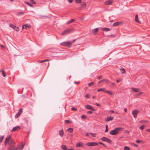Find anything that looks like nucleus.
<instances>
[{
    "mask_svg": "<svg viewBox=\"0 0 150 150\" xmlns=\"http://www.w3.org/2000/svg\"><path fill=\"white\" fill-rule=\"evenodd\" d=\"M113 3V1L111 0H109L106 1L104 3L105 5L111 4Z\"/></svg>",
    "mask_w": 150,
    "mask_h": 150,
    "instance_id": "nucleus-9",
    "label": "nucleus"
},
{
    "mask_svg": "<svg viewBox=\"0 0 150 150\" xmlns=\"http://www.w3.org/2000/svg\"><path fill=\"white\" fill-rule=\"evenodd\" d=\"M71 109L72 110H73V111H76L77 110V108H71Z\"/></svg>",
    "mask_w": 150,
    "mask_h": 150,
    "instance_id": "nucleus-48",
    "label": "nucleus"
},
{
    "mask_svg": "<svg viewBox=\"0 0 150 150\" xmlns=\"http://www.w3.org/2000/svg\"><path fill=\"white\" fill-rule=\"evenodd\" d=\"M99 144L101 145H103L105 147H106V146L105 144H103V143L101 142H99Z\"/></svg>",
    "mask_w": 150,
    "mask_h": 150,
    "instance_id": "nucleus-55",
    "label": "nucleus"
},
{
    "mask_svg": "<svg viewBox=\"0 0 150 150\" xmlns=\"http://www.w3.org/2000/svg\"><path fill=\"white\" fill-rule=\"evenodd\" d=\"M105 92L107 93L110 95H114V93L112 91H105Z\"/></svg>",
    "mask_w": 150,
    "mask_h": 150,
    "instance_id": "nucleus-22",
    "label": "nucleus"
},
{
    "mask_svg": "<svg viewBox=\"0 0 150 150\" xmlns=\"http://www.w3.org/2000/svg\"><path fill=\"white\" fill-rule=\"evenodd\" d=\"M25 144H23L21 147L19 148V150H22L23 149L24 146Z\"/></svg>",
    "mask_w": 150,
    "mask_h": 150,
    "instance_id": "nucleus-32",
    "label": "nucleus"
},
{
    "mask_svg": "<svg viewBox=\"0 0 150 150\" xmlns=\"http://www.w3.org/2000/svg\"><path fill=\"white\" fill-rule=\"evenodd\" d=\"M9 26L10 27L12 28L13 29H14L15 26H14L13 24H11L9 25Z\"/></svg>",
    "mask_w": 150,
    "mask_h": 150,
    "instance_id": "nucleus-38",
    "label": "nucleus"
},
{
    "mask_svg": "<svg viewBox=\"0 0 150 150\" xmlns=\"http://www.w3.org/2000/svg\"><path fill=\"white\" fill-rule=\"evenodd\" d=\"M121 71L122 74L124 73L125 72V71L123 68L121 69Z\"/></svg>",
    "mask_w": 150,
    "mask_h": 150,
    "instance_id": "nucleus-36",
    "label": "nucleus"
},
{
    "mask_svg": "<svg viewBox=\"0 0 150 150\" xmlns=\"http://www.w3.org/2000/svg\"><path fill=\"white\" fill-rule=\"evenodd\" d=\"M11 140H12L11 139V137L10 136H9L6 137L5 139L4 142V144L5 146H6L7 144H8V143H10V142L11 141Z\"/></svg>",
    "mask_w": 150,
    "mask_h": 150,
    "instance_id": "nucleus-3",
    "label": "nucleus"
},
{
    "mask_svg": "<svg viewBox=\"0 0 150 150\" xmlns=\"http://www.w3.org/2000/svg\"><path fill=\"white\" fill-rule=\"evenodd\" d=\"M127 108H125L124 109V111L125 112H127Z\"/></svg>",
    "mask_w": 150,
    "mask_h": 150,
    "instance_id": "nucleus-63",
    "label": "nucleus"
},
{
    "mask_svg": "<svg viewBox=\"0 0 150 150\" xmlns=\"http://www.w3.org/2000/svg\"><path fill=\"white\" fill-rule=\"evenodd\" d=\"M122 127H118L115 128L114 130L111 131L110 132V134L111 135H116L118 134L120 131L122 130Z\"/></svg>",
    "mask_w": 150,
    "mask_h": 150,
    "instance_id": "nucleus-1",
    "label": "nucleus"
},
{
    "mask_svg": "<svg viewBox=\"0 0 150 150\" xmlns=\"http://www.w3.org/2000/svg\"><path fill=\"white\" fill-rule=\"evenodd\" d=\"M113 119V117L111 116H109L107 117V118H106L105 119V121H108L111 120H112Z\"/></svg>",
    "mask_w": 150,
    "mask_h": 150,
    "instance_id": "nucleus-12",
    "label": "nucleus"
},
{
    "mask_svg": "<svg viewBox=\"0 0 150 150\" xmlns=\"http://www.w3.org/2000/svg\"><path fill=\"white\" fill-rule=\"evenodd\" d=\"M75 40L72 41L71 42H65L61 43L60 44L63 46L70 47V45L74 42Z\"/></svg>",
    "mask_w": 150,
    "mask_h": 150,
    "instance_id": "nucleus-2",
    "label": "nucleus"
},
{
    "mask_svg": "<svg viewBox=\"0 0 150 150\" xmlns=\"http://www.w3.org/2000/svg\"><path fill=\"white\" fill-rule=\"evenodd\" d=\"M101 30L102 31H108L110 30V29L107 28H101Z\"/></svg>",
    "mask_w": 150,
    "mask_h": 150,
    "instance_id": "nucleus-20",
    "label": "nucleus"
},
{
    "mask_svg": "<svg viewBox=\"0 0 150 150\" xmlns=\"http://www.w3.org/2000/svg\"><path fill=\"white\" fill-rule=\"evenodd\" d=\"M141 142V141L139 140H137L136 141V142L137 143H139Z\"/></svg>",
    "mask_w": 150,
    "mask_h": 150,
    "instance_id": "nucleus-52",
    "label": "nucleus"
},
{
    "mask_svg": "<svg viewBox=\"0 0 150 150\" xmlns=\"http://www.w3.org/2000/svg\"><path fill=\"white\" fill-rule=\"evenodd\" d=\"M38 62L39 63H42L45 62L44 60H39L38 61Z\"/></svg>",
    "mask_w": 150,
    "mask_h": 150,
    "instance_id": "nucleus-53",
    "label": "nucleus"
},
{
    "mask_svg": "<svg viewBox=\"0 0 150 150\" xmlns=\"http://www.w3.org/2000/svg\"><path fill=\"white\" fill-rule=\"evenodd\" d=\"M146 131L148 132H150V129H146Z\"/></svg>",
    "mask_w": 150,
    "mask_h": 150,
    "instance_id": "nucleus-64",
    "label": "nucleus"
},
{
    "mask_svg": "<svg viewBox=\"0 0 150 150\" xmlns=\"http://www.w3.org/2000/svg\"><path fill=\"white\" fill-rule=\"evenodd\" d=\"M145 127V126L144 125H142V126H141L140 127V129H141V130H142Z\"/></svg>",
    "mask_w": 150,
    "mask_h": 150,
    "instance_id": "nucleus-41",
    "label": "nucleus"
},
{
    "mask_svg": "<svg viewBox=\"0 0 150 150\" xmlns=\"http://www.w3.org/2000/svg\"><path fill=\"white\" fill-rule=\"evenodd\" d=\"M19 15H21L24 14V13L23 12H19L18 13Z\"/></svg>",
    "mask_w": 150,
    "mask_h": 150,
    "instance_id": "nucleus-46",
    "label": "nucleus"
},
{
    "mask_svg": "<svg viewBox=\"0 0 150 150\" xmlns=\"http://www.w3.org/2000/svg\"><path fill=\"white\" fill-rule=\"evenodd\" d=\"M87 113L88 114H92V112L91 111H88L87 112Z\"/></svg>",
    "mask_w": 150,
    "mask_h": 150,
    "instance_id": "nucleus-51",
    "label": "nucleus"
},
{
    "mask_svg": "<svg viewBox=\"0 0 150 150\" xmlns=\"http://www.w3.org/2000/svg\"><path fill=\"white\" fill-rule=\"evenodd\" d=\"M67 131L70 132H72L73 131V129L71 128H69L68 129Z\"/></svg>",
    "mask_w": 150,
    "mask_h": 150,
    "instance_id": "nucleus-31",
    "label": "nucleus"
},
{
    "mask_svg": "<svg viewBox=\"0 0 150 150\" xmlns=\"http://www.w3.org/2000/svg\"><path fill=\"white\" fill-rule=\"evenodd\" d=\"M130 149L127 146H125L124 147V150H130Z\"/></svg>",
    "mask_w": 150,
    "mask_h": 150,
    "instance_id": "nucleus-33",
    "label": "nucleus"
},
{
    "mask_svg": "<svg viewBox=\"0 0 150 150\" xmlns=\"http://www.w3.org/2000/svg\"><path fill=\"white\" fill-rule=\"evenodd\" d=\"M83 145V144L82 143H78L76 145V147H79Z\"/></svg>",
    "mask_w": 150,
    "mask_h": 150,
    "instance_id": "nucleus-27",
    "label": "nucleus"
},
{
    "mask_svg": "<svg viewBox=\"0 0 150 150\" xmlns=\"http://www.w3.org/2000/svg\"><path fill=\"white\" fill-rule=\"evenodd\" d=\"M135 21H136V22H137L138 23H140V22L138 19V16L137 15H136L135 16Z\"/></svg>",
    "mask_w": 150,
    "mask_h": 150,
    "instance_id": "nucleus-19",
    "label": "nucleus"
},
{
    "mask_svg": "<svg viewBox=\"0 0 150 150\" xmlns=\"http://www.w3.org/2000/svg\"><path fill=\"white\" fill-rule=\"evenodd\" d=\"M81 117L82 119H86L87 117L84 115H82L81 116Z\"/></svg>",
    "mask_w": 150,
    "mask_h": 150,
    "instance_id": "nucleus-44",
    "label": "nucleus"
},
{
    "mask_svg": "<svg viewBox=\"0 0 150 150\" xmlns=\"http://www.w3.org/2000/svg\"><path fill=\"white\" fill-rule=\"evenodd\" d=\"M74 21V19H71V20H70L69 21L67 22V24H69L72 23Z\"/></svg>",
    "mask_w": 150,
    "mask_h": 150,
    "instance_id": "nucleus-28",
    "label": "nucleus"
},
{
    "mask_svg": "<svg viewBox=\"0 0 150 150\" xmlns=\"http://www.w3.org/2000/svg\"><path fill=\"white\" fill-rule=\"evenodd\" d=\"M101 140L103 141H105L108 143H110L111 140L106 137H103L102 138Z\"/></svg>",
    "mask_w": 150,
    "mask_h": 150,
    "instance_id": "nucleus-6",
    "label": "nucleus"
},
{
    "mask_svg": "<svg viewBox=\"0 0 150 150\" xmlns=\"http://www.w3.org/2000/svg\"><path fill=\"white\" fill-rule=\"evenodd\" d=\"M22 111V110L21 109H19L18 113L15 115V117L16 118H18L21 113Z\"/></svg>",
    "mask_w": 150,
    "mask_h": 150,
    "instance_id": "nucleus-11",
    "label": "nucleus"
},
{
    "mask_svg": "<svg viewBox=\"0 0 150 150\" xmlns=\"http://www.w3.org/2000/svg\"><path fill=\"white\" fill-rule=\"evenodd\" d=\"M20 128V127L19 126H17L13 128V129L11 130V131L12 132H15L16 131L18 130Z\"/></svg>",
    "mask_w": 150,
    "mask_h": 150,
    "instance_id": "nucleus-13",
    "label": "nucleus"
},
{
    "mask_svg": "<svg viewBox=\"0 0 150 150\" xmlns=\"http://www.w3.org/2000/svg\"><path fill=\"white\" fill-rule=\"evenodd\" d=\"M30 1H31V2L33 4H35V1H33V0H30Z\"/></svg>",
    "mask_w": 150,
    "mask_h": 150,
    "instance_id": "nucleus-49",
    "label": "nucleus"
},
{
    "mask_svg": "<svg viewBox=\"0 0 150 150\" xmlns=\"http://www.w3.org/2000/svg\"><path fill=\"white\" fill-rule=\"evenodd\" d=\"M65 122L66 123H70L71 122H70V121L67 120H65Z\"/></svg>",
    "mask_w": 150,
    "mask_h": 150,
    "instance_id": "nucleus-45",
    "label": "nucleus"
},
{
    "mask_svg": "<svg viewBox=\"0 0 150 150\" xmlns=\"http://www.w3.org/2000/svg\"><path fill=\"white\" fill-rule=\"evenodd\" d=\"M132 145L134 146H136V147H137L138 146V145L136 144H134V143H133L132 144Z\"/></svg>",
    "mask_w": 150,
    "mask_h": 150,
    "instance_id": "nucleus-58",
    "label": "nucleus"
},
{
    "mask_svg": "<svg viewBox=\"0 0 150 150\" xmlns=\"http://www.w3.org/2000/svg\"><path fill=\"white\" fill-rule=\"evenodd\" d=\"M103 82H105L106 83H108L109 82V81L107 79H103Z\"/></svg>",
    "mask_w": 150,
    "mask_h": 150,
    "instance_id": "nucleus-42",
    "label": "nucleus"
},
{
    "mask_svg": "<svg viewBox=\"0 0 150 150\" xmlns=\"http://www.w3.org/2000/svg\"><path fill=\"white\" fill-rule=\"evenodd\" d=\"M26 4H27L29 6H30V7H33V6L32 4H30V3H29L28 2H26Z\"/></svg>",
    "mask_w": 150,
    "mask_h": 150,
    "instance_id": "nucleus-40",
    "label": "nucleus"
},
{
    "mask_svg": "<svg viewBox=\"0 0 150 150\" xmlns=\"http://www.w3.org/2000/svg\"><path fill=\"white\" fill-rule=\"evenodd\" d=\"M90 134L93 137H96V134H93L91 133Z\"/></svg>",
    "mask_w": 150,
    "mask_h": 150,
    "instance_id": "nucleus-43",
    "label": "nucleus"
},
{
    "mask_svg": "<svg viewBox=\"0 0 150 150\" xmlns=\"http://www.w3.org/2000/svg\"><path fill=\"white\" fill-rule=\"evenodd\" d=\"M9 150H19V148L16 147H14V146L12 148H9Z\"/></svg>",
    "mask_w": 150,
    "mask_h": 150,
    "instance_id": "nucleus-23",
    "label": "nucleus"
},
{
    "mask_svg": "<svg viewBox=\"0 0 150 150\" xmlns=\"http://www.w3.org/2000/svg\"><path fill=\"white\" fill-rule=\"evenodd\" d=\"M139 112V110H135L132 112V114L134 117L136 118L137 117V115Z\"/></svg>",
    "mask_w": 150,
    "mask_h": 150,
    "instance_id": "nucleus-4",
    "label": "nucleus"
},
{
    "mask_svg": "<svg viewBox=\"0 0 150 150\" xmlns=\"http://www.w3.org/2000/svg\"><path fill=\"white\" fill-rule=\"evenodd\" d=\"M0 46L1 47L3 48H6V47L3 46V45H0Z\"/></svg>",
    "mask_w": 150,
    "mask_h": 150,
    "instance_id": "nucleus-56",
    "label": "nucleus"
},
{
    "mask_svg": "<svg viewBox=\"0 0 150 150\" xmlns=\"http://www.w3.org/2000/svg\"><path fill=\"white\" fill-rule=\"evenodd\" d=\"M75 1L77 3H80L81 2V0H75Z\"/></svg>",
    "mask_w": 150,
    "mask_h": 150,
    "instance_id": "nucleus-37",
    "label": "nucleus"
},
{
    "mask_svg": "<svg viewBox=\"0 0 150 150\" xmlns=\"http://www.w3.org/2000/svg\"><path fill=\"white\" fill-rule=\"evenodd\" d=\"M15 143V142L12 140H11L10 143H8V144L10 147V148H12L14 146Z\"/></svg>",
    "mask_w": 150,
    "mask_h": 150,
    "instance_id": "nucleus-7",
    "label": "nucleus"
},
{
    "mask_svg": "<svg viewBox=\"0 0 150 150\" xmlns=\"http://www.w3.org/2000/svg\"><path fill=\"white\" fill-rule=\"evenodd\" d=\"M0 72L1 73V74L3 76L5 77L6 76V72L3 70L1 69L0 70Z\"/></svg>",
    "mask_w": 150,
    "mask_h": 150,
    "instance_id": "nucleus-17",
    "label": "nucleus"
},
{
    "mask_svg": "<svg viewBox=\"0 0 150 150\" xmlns=\"http://www.w3.org/2000/svg\"><path fill=\"white\" fill-rule=\"evenodd\" d=\"M132 90L135 92H139V89L137 88H134L132 87L131 88Z\"/></svg>",
    "mask_w": 150,
    "mask_h": 150,
    "instance_id": "nucleus-15",
    "label": "nucleus"
},
{
    "mask_svg": "<svg viewBox=\"0 0 150 150\" xmlns=\"http://www.w3.org/2000/svg\"><path fill=\"white\" fill-rule=\"evenodd\" d=\"M95 104H96V105H97V106H100V105L98 104L97 103H96Z\"/></svg>",
    "mask_w": 150,
    "mask_h": 150,
    "instance_id": "nucleus-60",
    "label": "nucleus"
},
{
    "mask_svg": "<svg viewBox=\"0 0 150 150\" xmlns=\"http://www.w3.org/2000/svg\"><path fill=\"white\" fill-rule=\"evenodd\" d=\"M143 93V92H140L139 93L137 94V96H139L141 95H142Z\"/></svg>",
    "mask_w": 150,
    "mask_h": 150,
    "instance_id": "nucleus-54",
    "label": "nucleus"
},
{
    "mask_svg": "<svg viewBox=\"0 0 150 150\" xmlns=\"http://www.w3.org/2000/svg\"><path fill=\"white\" fill-rule=\"evenodd\" d=\"M110 112H111V113H113L114 112V111L113 110H110Z\"/></svg>",
    "mask_w": 150,
    "mask_h": 150,
    "instance_id": "nucleus-62",
    "label": "nucleus"
},
{
    "mask_svg": "<svg viewBox=\"0 0 150 150\" xmlns=\"http://www.w3.org/2000/svg\"><path fill=\"white\" fill-rule=\"evenodd\" d=\"M24 28H25V25H23L22 27V30H23V29Z\"/></svg>",
    "mask_w": 150,
    "mask_h": 150,
    "instance_id": "nucleus-59",
    "label": "nucleus"
},
{
    "mask_svg": "<svg viewBox=\"0 0 150 150\" xmlns=\"http://www.w3.org/2000/svg\"><path fill=\"white\" fill-rule=\"evenodd\" d=\"M4 138V136H0V144L1 143H2Z\"/></svg>",
    "mask_w": 150,
    "mask_h": 150,
    "instance_id": "nucleus-25",
    "label": "nucleus"
},
{
    "mask_svg": "<svg viewBox=\"0 0 150 150\" xmlns=\"http://www.w3.org/2000/svg\"><path fill=\"white\" fill-rule=\"evenodd\" d=\"M85 97L87 98H90V95L88 94H87L86 96Z\"/></svg>",
    "mask_w": 150,
    "mask_h": 150,
    "instance_id": "nucleus-47",
    "label": "nucleus"
},
{
    "mask_svg": "<svg viewBox=\"0 0 150 150\" xmlns=\"http://www.w3.org/2000/svg\"><path fill=\"white\" fill-rule=\"evenodd\" d=\"M59 134L61 137H63L64 134V132L63 129L61 130L59 132Z\"/></svg>",
    "mask_w": 150,
    "mask_h": 150,
    "instance_id": "nucleus-18",
    "label": "nucleus"
},
{
    "mask_svg": "<svg viewBox=\"0 0 150 150\" xmlns=\"http://www.w3.org/2000/svg\"><path fill=\"white\" fill-rule=\"evenodd\" d=\"M105 128H106V129L105 131V132H107L108 131V125H105Z\"/></svg>",
    "mask_w": 150,
    "mask_h": 150,
    "instance_id": "nucleus-39",
    "label": "nucleus"
},
{
    "mask_svg": "<svg viewBox=\"0 0 150 150\" xmlns=\"http://www.w3.org/2000/svg\"><path fill=\"white\" fill-rule=\"evenodd\" d=\"M68 0L69 3H71L72 2L73 0Z\"/></svg>",
    "mask_w": 150,
    "mask_h": 150,
    "instance_id": "nucleus-57",
    "label": "nucleus"
},
{
    "mask_svg": "<svg viewBox=\"0 0 150 150\" xmlns=\"http://www.w3.org/2000/svg\"><path fill=\"white\" fill-rule=\"evenodd\" d=\"M71 30L70 29H67L64 31L62 33V35H64L69 33L70 31Z\"/></svg>",
    "mask_w": 150,
    "mask_h": 150,
    "instance_id": "nucleus-10",
    "label": "nucleus"
},
{
    "mask_svg": "<svg viewBox=\"0 0 150 150\" xmlns=\"http://www.w3.org/2000/svg\"><path fill=\"white\" fill-rule=\"evenodd\" d=\"M94 84V83L93 82H91L90 83H89L88 84V85L89 86H91L93 85Z\"/></svg>",
    "mask_w": 150,
    "mask_h": 150,
    "instance_id": "nucleus-35",
    "label": "nucleus"
},
{
    "mask_svg": "<svg viewBox=\"0 0 150 150\" xmlns=\"http://www.w3.org/2000/svg\"><path fill=\"white\" fill-rule=\"evenodd\" d=\"M86 6V4L85 2H83L81 4V7L82 8H84Z\"/></svg>",
    "mask_w": 150,
    "mask_h": 150,
    "instance_id": "nucleus-21",
    "label": "nucleus"
},
{
    "mask_svg": "<svg viewBox=\"0 0 150 150\" xmlns=\"http://www.w3.org/2000/svg\"><path fill=\"white\" fill-rule=\"evenodd\" d=\"M148 122V121L146 120H141L140 121V123H146Z\"/></svg>",
    "mask_w": 150,
    "mask_h": 150,
    "instance_id": "nucleus-30",
    "label": "nucleus"
},
{
    "mask_svg": "<svg viewBox=\"0 0 150 150\" xmlns=\"http://www.w3.org/2000/svg\"><path fill=\"white\" fill-rule=\"evenodd\" d=\"M98 28H96L95 29H93L91 31L93 34H96L98 32Z\"/></svg>",
    "mask_w": 150,
    "mask_h": 150,
    "instance_id": "nucleus-14",
    "label": "nucleus"
},
{
    "mask_svg": "<svg viewBox=\"0 0 150 150\" xmlns=\"http://www.w3.org/2000/svg\"><path fill=\"white\" fill-rule=\"evenodd\" d=\"M14 29L15 30H16L17 31H18L19 30V28L18 27L16 26H15V28H14Z\"/></svg>",
    "mask_w": 150,
    "mask_h": 150,
    "instance_id": "nucleus-34",
    "label": "nucleus"
},
{
    "mask_svg": "<svg viewBox=\"0 0 150 150\" xmlns=\"http://www.w3.org/2000/svg\"><path fill=\"white\" fill-rule=\"evenodd\" d=\"M103 77V76L101 75H100L98 77V79H101Z\"/></svg>",
    "mask_w": 150,
    "mask_h": 150,
    "instance_id": "nucleus-50",
    "label": "nucleus"
},
{
    "mask_svg": "<svg viewBox=\"0 0 150 150\" xmlns=\"http://www.w3.org/2000/svg\"><path fill=\"white\" fill-rule=\"evenodd\" d=\"M122 22H115L113 24V25L114 26H116L119 25L120 24H121Z\"/></svg>",
    "mask_w": 150,
    "mask_h": 150,
    "instance_id": "nucleus-16",
    "label": "nucleus"
},
{
    "mask_svg": "<svg viewBox=\"0 0 150 150\" xmlns=\"http://www.w3.org/2000/svg\"><path fill=\"white\" fill-rule=\"evenodd\" d=\"M62 148L64 150H67V146L64 145L62 146Z\"/></svg>",
    "mask_w": 150,
    "mask_h": 150,
    "instance_id": "nucleus-29",
    "label": "nucleus"
},
{
    "mask_svg": "<svg viewBox=\"0 0 150 150\" xmlns=\"http://www.w3.org/2000/svg\"><path fill=\"white\" fill-rule=\"evenodd\" d=\"M25 28L27 29V28H31V25H30L26 24L25 25Z\"/></svg>",
    "mask_w": 150,
    "mask_h": 150,
    "instance_id": "nucleus-24",
    "label": "nucleus"
},
{
    "mask_svg": "<svg viewBox=\"0 0 150 150\" xmlns=\"http://www.w3.org/2000/svg\"><path fill=\"white\" fill-rule=\"evenodd\" d=\"M98 144L94 142H88L86 144V145L89 146H93L98 145Z\"/></svg>",
    "mask_w": 150,
    "mask_h": 150,
    "instance_id": "nucleus-5",
    "label": "nucleus"
},
{
    "mask_svg": "<svg viewBox=\"0 0 150 150\" xmlns=\"http://www.w3.org/2000/svg\"><path fill=\"white\" fill-rule=\"evenodd\" d=\"M85 108L93 111H95L94 109L91 106L89 105H86L85 106Z\"/></svg>",
    "mask_w": 150,
    "mask_h": 150,
    "instance_id": "nucleus-8",
    "label": "nucleus"
},
{
    "mask_svg": "<svg viewBox=\"0 0 150 150\" xmlns=\"http://www.w3.org/2000/svg\"><path fill=\"white\" fill-rule=\"evenodd\" d=\"M103 82V80H100V81H99L98 82V83H100L102 82Z\"/></svg>",
    "mask_w": 150,
    "mask_h": 150,
    "instance_id": "nucleus-61",
    "label": "nucleus"
},
{
    "mask_svg": "<svg viewBox=\"0 0 150 150\" xmlns=\"http://www.w3.org/2000/svg\"><path fill=\"white\" fill-rule=\"evenodd\" d=\"M105 88H101L100 89H99L97 91L98 92H100L101 91H103L104 92H105Z\"/></svg>",
    "mask_w": 150,
    "mask_h": 150,
    "instance_id": "nucleus-26",
    "label": "nucleus"
}]
</instances>
